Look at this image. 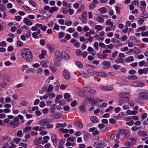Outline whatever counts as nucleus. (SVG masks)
Masks as SVG:
<instances>
[{
    "label": "nucleus",
    "mask_w": 148,
    "mask_h": 148,
    "mask_svg": "<svg viewBox=\"0 0 148 148\" xmlns=\"http://www.w3.org/2000/svg\"><path fill=\"white\" fill-rule=\"evenodd\" d=\"M22 58L27 62H30L32 59L33 55L31 51L28 49H23L21 51Z\"/></svg>",
    "instance_id": "obj_1"
},
{
    "label": "nucleus",
    "mask_w": 148,
    "mask_h": 148,
    "mask_svg": "<svg viewBox=\"0 0 148 148\" xmlns=\"http://www.w3.org/2000/svg\"><path fill=\"white\" fill-rule=\"evenodd\" d=\"M67 124L66 123H58L56 124V127L57 128H59V130L62 133H66L68 132V130L67 129H64L62 127H66Z\"/></svg>",
    "instance_id": "obj_2"
},
{
    "label": "nucleus",
    "mask_w": 148,
    "mask_h": 148,
    "mask_svg": "<svg viewBox=\"0 0 148 148\" xmlns=\"http://www.w3.org/2000/svg\"><path fill=\"white\" fill-rule=\"evenodd\" d=\"M53 120L51 119L47 118L40 120L38 122V124L41 126L45 125L47 123H51Z\"/></svg>",
    "instance_id": "obj_3"
},
{
    "label": "nucleus",
    "mask_w": 148,
    "mask_h": 148,
    "mask_svg": "<svg viewBox=\"0 0 148 148\" xmlns=\"http://www.w3.org/2000/svg\"><path fill=\"white\" fill-rule=\"evenodd\" d=\"M118 132L121 134H124V137L125 138H128L129 136V134L128 130L123 129H119Z\"/></svg>",
    "instance_id": "obj_4"
},
{
    "label": "nucleus",
    "mask_w": 148,
    "mask_h": 148,
    "mask_svg": "<svg viewBox=\"0 0 148 148\" xmlns=\"http://www.w3.org/2000/svg\"><path fill=\"white\" fill-rule=\"evenodd\" d=\"M118 96L128 101L129 100V98L131 96L130 93L125 92L120 93L119 94Z\"/></svg>",
    "instance_id": "obj_5"
},
{
    "label": "nucleus",
    "mask_w": 148,
    "mask_h": 148,
    "mask_svg": "<svg viewBox=\"0 0 148 148\" xmlns=\"http://www.w3.org/2000/svg\"><path fill=\"white\" fill-rule=\"evenodd\" d=\"M94 99V98L93 96L90 95L89 96H87L85 98L84 102L86 104H89L93 101Z\"/></svg>",
    "instance_id": "obj_6"
},
{
    "label": "nucleus",
    "mask_w": 148,
    "mask_h": 148,
    "mask_svg": "<svg viewBox=\"0 0 148 148\" xmlns=\"http://www.w3.org/2000/svg\"><path fill=\"white\" fill-rule=\"evenodd\" d=\"M20 124V122L16 123L14 121H11L9 123L8 125V127H11L12 128H14L17 127Z\"/></svg>",
    "instance_id": "obj_7"
},
{
    "label": "nucleus",
    "mask_w": 148,
    "mask_h": 148,
    "mask_svg": "<svg viewBox=\"0 0 148 148\" xmlns=\"http://www.w3.org/2000/svg\"><path fill=\"white\" fill-rule=\"evenodd\" d=\"M95 148H101L103 146V142L101 141H97L93 145Z\"/></svg>",
    "instance_id": "obj_8"
},
{
    "label": "nucleus",
    "mask_w": 148,
    "mask_h": 148,
    "mask_svg": "<svg viewBox=\"0 0 148 148\" xmlns=\"http://www.w3.org/2000/svg\"><path fill=\"white\" fill-rule=\"evenodd\" d=\"M55 56L57 59L58 61H60L62 59V53L60 52L59 51H56L55 53Z\"/></svg>",
    "instance_id": "obj_9"
},
{
    "label": "nucleus",
    "mask_w": 148,
    "mask_h": 148,
    "mask_svg": "<svg viewBox=\"0 0 148 148\" xmlns=\"http://www.w3.org/2000/svg\"><path fill=\"white\" fill-rule=\"evenodd\" d=\"M139 74L142 75L143 74H146L148 72V68H144L143 69H140L138 71Z\"/></svg>",
    "instance_id": "obj_10"
},
{
    "label": "nucleus",
    "mask_w": 148,
    "mask_h": 148,
    "mask_svg": "<svg viewBox=\"0 0 148 148\" xmlns=\"http://www.w3.org/2000/svg\"><path fill=\"white\" fill-rule=\"evenodd\" d=\"M97 129V128L92 127L90 128L89 130V131L90 132H93L92 134L94 136L96 135H98L99 134V132L97 130H96Z\"/></svg>",
    "instance_id": "obj_11"
},
{
    "label": "nucleus",
    "mask_w": 148,
    "mask_h": 148,
    "mask_svg": "<svg viewBox=\"0 0 148 148\" xmlns=\"http://www.w3.org/2000/svg\"><path fill=\"white\" fill-rule=\"evenodd\" d=\"M118 104L120 106H122L124 104V103H125L128 101L127 100H126L124 99L122 97L119 98L118 99Z\"/></svg>",
    "instance_id": "obj_12"
},
{
    "label": "nucleus",
    "mask_w": 148,
    "mask_h": 148,
    "mask_svg": "<svg viewBox=\"0 0 148 148\" xmlns=\"http://www.w3.org/2000/svg\"><path fill=\"white\" fill-rule=\"evenodd\" d=\"M102 64L103 65V68L105 69L109 68L110 66V62L108 61H104Z\"/></svg>",
    "instance_id": "obj_13"
},
{
    "label": "nucleus",
    "mask_w": 148,
    "mask_h": 148,
    "mask_svg": "<svg viewBox=\"0 0 148 148\" xmlns=\"http://www.w3.org/2000/svg\"><path fill=\"white\" fill-rule=\"evenodd\" d=\"M136 92L141 95H147L148 94V91L145 89H139L136 91Z\"/></svg>",
    "instance_id": "obj_14"
},
{
    "label": "nucleus",
    "mask_w": 148,
    "mask_h": 148,
    "mask_svg": "<svg viewBox=\"0 0 148 148\" xmlns=\"http://www.w3.org/2000/svg\"><path fill=\"white\" fill-rule=\"evenodd\" d=\"M63 75L65 79H69L70 78V75L69 73L66 70H65L63 71Z\"/></svg>",
    "instance_id": "obj_15"
},
{
    "label": "nucleus",
    "mask_w": 148,
    "mask_h": 148,
    "mask_svg": "<svg viewBox=\"0 0 148 148\" xmlns=\"http://www.w3.org/2000/svg\"><path fill=\"white\" fill-rule=\"evenodd\" d=\"M51 138L52 141L54 145L56 147L57 145L56 144V135L54 134H52L51 135Z\"/></svg>",
    "instance_id": "obj_16"
},
{
    "label": "nucleus",
    "mask_w": 148,
    "mask_h": 148,
    "mask_svg": "<svg viewBox=\"0 0 148 148\" xmlns=\"http://www.w3.org/2000/svg\"><path fill=\"white\" fill-rule=\"evenodd\" d=\"M23 22L24 23L28 26L32 25L33 24L32 22L30 21L26 17L24 18Z\"/></svg>",
    "instance_id": "obj_17"
},
{
    "label": "nucleus",
    "mask_w": 148,
    "mask_h": 148,
    "mask_svg": "<svg viewBox=\"0 0 148 148\" xmlns=\"http://www.w3.org/2000/svg\"><path fill=\"white\" fill-rule=\"evenodd\" d=\"M100 89L103 90L110 91L112 90L113 88L112 87L104 86L101 87Z\"/></svg>",
    "instance_id": "obj_18"
},
{
    "label": "nucleus",
    "mask_w": 148,
    "mask_h": 148,
    "mask_svg": "<svg viewBox=\"0 0 148 148\" xmlns=\"http://www.w3.org/2000/svg\"><path fill=\"white\" fill-rule=\"evenodd\" d=\"M87 50L88 52H90L91 54L93 56H94L96 54V51L91 47H88Z\"/></svg>",
    "instance_id": "obj_19"
},
{
    "label": "nucleus",
    "mask_w": 148,
    "mask_h": 148,
    "mask_svg": "<svg viewBox=\"0 0 148 148\" xmlns=\"http://www.w3.org/2000/svg\"><path fill=\"white\" fill-rule=\"evenodd\" d=\"M46 46L50 53H53L54 51V48L53 45L50 44H48L46 45Z\"/></svg>",
    "instance_id": "obj_20"
},
{
    "label": "nucleus",
    "mask_w": 148,
    "mask_h": 148,
    "mask_svg": "<svg viewBox=\"0 0 148 148\" xmlns=\"http://www.w3.org/2000/svg\"><path fill=\"white\" fill-rule=\"evenodd\" d=\"M97 75L99 76L102 77H107L108 75L105 72H98L97 73Z\"/></svg>",
    "instance_id": "obj_21"
},
{
    "label": "nucleus",
    "mask_w": 148,
    "mask_h": 148,
    "mask_svg": "<svg viewBox=\"0 0 148 148\" xmlns=\"http://www.w3.org/2000/svg\"><path fill=\"white\" fill-rule=\"evenodd\" d=\"M138 99H140L146 100L148 99V95H139Z\"/></svg>",
    "instance_id": "obj_22"
},
{
    "label": "nucleus",
    "mask_w": 148,
    "mask_h": 148,
    "mask_svg": "<svg viewBox=\"0 0 148 148\" xmlns=\"http://www.w3.org/2000/svg\"><path fill=\"white\" fill-rule=\"evenodd\" d=\"M97 56L99 58L101 59H104L106 57V55L103 53L102 54L101 53H98L97 54Z\"/></svg>",
    "instance_id": "obj_23"
},
{
    "label": "nucleus",
    "mask_w": 148,
    "mask_h": 148,
    "mask_svg": "<svg viewBox=\"0 0 148 148\" xmlns=\"http://www.w3.org/2000/svg\"><path fill=\"white\" fill-rule=\"evenodd\" d=\"M90 119L93 123H96L98 122V119L95 116H92L90 118Z\"/></svg>",
    "instance_id": "obj_24"
},
{
    "label": "nucleus",
    "mask_w": 148,
    "mask_h": 148,
    "mask_svg": "<svg viewBox=\"0 0 148 148\" xmlns=\"http://www.w3.org/2000/svg\"><path fill=\"white\" fill-rule=\"evenodd\" d=\"M42 137H40L36 139L34 141V144L36 145H39L41 143Z\"/></svg>",
    "instance_id": "obj_25"
},
{
    "label": "nucleus",
    "mask_w": 148,
    "mask_h": 148,
    "mask_svg": "<svg viewBox=\"0 0 148 148\" xmlns=\"http://www.w3.org/2000/svg\"><path fill=\"white\" fill-rule=\"evenodd\" d=\"M62 57L65 60H68L69 59V56L65 51H63L62 52Z\"/></svg>",
    "instance_id": "obj_26"
},
{
    "label": "nucleus",
    "mask_w": 148,
    "mask_h": 148,
    "mask_svg": "<svg viewBox=\"0 0 148 148\" xmlns=\"http://www.w3.org/2000/svg\"><path fill=\"white\" fill-rule=\"evenodd\" d=\"M58 8L56 6L52 7L49 10V12L50 13H52L54 12H56L58 10Z\"/></svg>",
    "instance_id": "obj_27"
},
{
    "label": "nucleus",
    "mask_w": 148,
    "mask_h": 148,
    "mask_svg": "<svg viewBox=\"0 0 148 148\" xmlns=\"http://www.w3.org/2000/svg\"><path fill=\"white\" fill-rule=\"evenodd\" d=\"M125 60V61L127 62H133L134 60V58L133 56H128L127 58H126Z\"/></svg>",
    "instance_id": "obj_28"
},
{
    "label": "nucleus",
    "mask_w": 148,
    "mask_h": 148,
    "mask_svg": "<svg viewBox=\"0 0 148 148\" xmlns=\"http://www.w3.org/2000/svg\"><path fill=\"white\" fill-rule=\"evenodd\" d=\"M141 17L144 18H147L148 17V13L145 10L143 11L141 13Z\"/></svg>",
    "instance_id": "obj_29"
},
{
    "label": "nucleus",
    "mask_w": 148,
    "mask_h": 148,
    "mask_svg": "<svg viewBox=\"0 0 148 148\" xmlns=\"http://www.w3.org/2000/svg\"><path fill=\"white\" fill-rule=\"evenodd\" d=\"M87 71L88 73L91 76H93L95 75H97V72H96V71L92 70L90 69H88Z\"/></svg>",
    "instance_id": "obj_30"
},
{
    "label": "nucleus",
    "mask_w": 148,
    "mask_h": 148,
    "mask_svg": "<svg viewBox=\"0 0 148 148\" xmlns=\"http://www.w3.org/2000/svg\"><path fill=\"white\" fill-rule=\"evenodd\" d=\"M138 134L141 136H145L147 135V132L144 131H139L138 132Z\"/></svg>",
    "instance_id": "obj_31"
},
{
    "label": "nucleus",
    "mask_w": 148,
    "mask_h": 148,
    "mask_svg": "<svg viewBox=\"0 0 148 148\" xmlns=\"http://www.w3.org/2000/svg\"><path fill=\"white\" fill-rule=\"evenodd\" d=\"M74 124L79 128L81 129L83 127V124L79 122L75 121Z\"/></svg>",
    "instance_id": "obj_32"
},
{
    "label": "nucleus",
    "mask_w": 148,
    "mask_h": 148,
    "mask_svg": "<svg viewBox=\"0 0 148 148\" xmlns=\"http://www.w3.org/2000/svg\"><path fill=\"white\" fill-rule=\"evenodd\" d=\"M31 127H27L25 128L23 130V133L26 134L29 132L32 129Z\"/></svg>",
    "instance_id": "obj_33"
},
{
    "label": "nucleus",
    "mask_w": 148,
    "mask_h": 148,
    "mask_svg": "<svg viewBox=\"0 0 148 148\" xmlns=\"http://www.w3.org/2000/svg\"><path fill=\"white\" fill-rule=\"evenodd\" d=\"M79 109L82 112L84 113L86 111L85 106L84 105L80 106L79 107Z\"/></svg>",
    "instance_id": "obj_34"
},
{
    "label": "nucleus",
    "mask_w": 148,
    "mask_h": 148,
    "mask_svg": "<svg viewBox=\"0 0 148 148\" xmlns=\"http://www.w3.org/2000/svg\"><path fill=\"white\" fill-rule=\"evenodd\" d=\"M115 62L116 64L123 63L124 61L122 58H119L115 60Z\"/></svg>",
    "instance_id": "obj_35"
},
{
    "label": "nucleus",
    "mask_w": 148,
    "mask_h": 148,
    "mask_svg": "<svg viewBox=\"0 0 148 148\" xmlns=\"http://www.w3.org/2000/svg\"><path fill=\"white\" fill-rule=\"evenodd\" d=\"M96 20L98 22L100 23H103L104 21L103 18L101 16L97 17L96 18Z\"/></svg>",
    "instance_id": "obj_36"
},
{
    "label": "nucleus",
    "mask_w": 148,
    "mask_h": 148,
    "mask_svg": "<svg viewBox=\"0 0 148 148\" xmlns=\"http://www.w3.org/2000/svg\"><path fill=\"white\" fill-rule=\"evenodd\" d=\"M106 24L107 25L110 26L111 27L113 26L114 23L111 21L110 19H108L106 22Z\"/></svg>",
    "instance_id": "obj_37"
},
{
    "label": "nucleus",
    "mask_w": 148,
    "mask_h": 148,
    "mask_svg": "<svg viewBox=\"0 0 148 148\" xmlns=\"http://www.w3.org/2000/svg\"><path fill=\"white\" fill-rule=\"evenodd\" d=\"M144 18H139L138 21V25H141L143 24L144 20L143 19Z\"/></svg>",
    "instance_id": "obj_38"
},
{
    "label": "nucleus",
    "mask_w": 148,
    "mask_h": 148,
    "mask_svg": "<svg viewBox=\"0 0 148 148\" xmlns=\"http://www.w3.org/2000/svg\"><path fill=\"white\" fill-rule=\"evenodd\" d=\"M130 38L132 39V40H133L134 42L136 44H138L139 42V41L138 40H137L136 38L133 36H131L130 37Z\"/></svg>",
    "instance_id": "obj_39"
},
{
    "label": "nucleus",
    "mask_w": 148,
    "mask_h": 148,
    "mask_svg": "<svg viewBox=\"0 0 148 148\" xmlns=\"http://www.w3.org/2000/svg\"><path fill=\"white\" fill-rule=\"evenodd\" d=\"M81 75L82 77L85 78H88L89 76L84 71H82L81 73Z\"/></svg>",
    "instance_id": "obj_40"
},
{
    "label": "nucleus",
    "mask_w": 148,
    "mask_h": 148,
    "mask_svg": "<svg viewBox=\"0 0 148 148\" xmlns=\"http://www.w3.org/2000/svg\"><path fill=\"white\" fill-rule=\"evenodd\" d=\"M56 105L55 104H53L50 106V110L52 113L54 112L55 111L54 110L55 109Z\"/></svg>",
    "instance_id": "obj_41"
},
{
    "label": "nucleus",
    "mask_w": 148,
    "mask_h": 148,
    "mask_svg": "<svg viewBox=\"0 0 148 148\" xmlns=\"http://www.w3.org/2000/svg\"><path fill=\"white\" fill-rule=\"evenodd\" d=\"M134 49V53L138 54L140 53L141 51L140 50L138 49L137 47H134L133 48Z\"/></svg>",
    "instance_id": "obj_42"
},
{
    "label": "nucleus",
    "mask_w": 148,
    "mask_h": 148,
    "mask_svg": "<svg viewBox=\"0 0 148 148\" xmlns=\"http://www.w3.org/2000/svg\"><path fill=\"white\" fill-rule=\"evenodd\" d=\"M5 5L2 4H0V11L2 12H4L5 11Z\"/></svg>",
    "instance_id": "obj_43"
},
{
    "label": "nucleus",
    "mask_w": 148,
    "mask_h": 148,
    "mask_svg": "<svg viewBox=\"0 0 148 148\" xmlns=\"http://www.w3.org/2000/svg\"><path fill=\"white\" fill-rule=\"evenodd\" d=\"M40 65L43 67L46 68L47 66V62L45 61H43L41 62Z\"/></svg>",
    "instance_id": "obj_44"
},
{
    "label": "nucleus",
    "mask_w": 148,
    "mask_h": 148,
    "mask_svg": "<svg viewBox=\"0 0 148 148\" xmlns=\"http://www.w3.org/2000/svg\"><path fill=\"white\" fill-rule=\"evenodd\" d=\"M76 64L77 66L80 68H82L83 66L81 62L79 61H77L76 62Z\"/></svg>",
    "instance_id": "obj_45"
},
{
    "label": "nucleus",
    "mask_w": 148,
    "mask_h": 148,
    "mask_svg": "<svg viewBox=\"0 0 148 148\" xmlns=\"http://www.w3.org/2000/svg\"><path fill=\"white\" fill-rule=\"evenodd\" d=\"M90 134L89 133H86L84 136V139L85 141H86L89 138Z\"/></svg>",
    "instance_id": "obj_46"
},
{
    "label": "nucleus",
    "mask_w": 148,
    "mask_h": 148,
    "mask_svg": "<svg viewBox=\"0 0 148 148\" xmlns=\"http://www.w3.org/2000/svg\"><path fill=\"white\" fill-rule=\"evenodd\" d=\"M17 136L20 137H22L23 135V134L22 133V132L21 130L18 131L17 132Z\"/></svg>",
    "instance_id": "obj_47"
},
{
    "label": "nucleus",
    "mask_w": 148,
    "mask_h": 148,
    "mask_svg": "<svg viewBox=\"0 0 148 148\" xmlns=\"http://www.w3.org/2000/svg\"><path fill=\"white\" fill-rule=\"evenodd\" d=\"M95 28L99 31L102 29V27L100 25H96L95 26Z\"/></svg>",
    "instance_id": "obj_48"
},
{
    "label": "nucleus",
    "mask_w": 148,
    "mask_h": 148,
    "mask_svg": "<svg viewBox=\"0 0 148 148\" xmlns=\"http://www.w3.org/2000/svg\"><path fill=\"white\" fill-rule=\"evenodd\" d=\"M106 8L105 7H102L99 9V11L101 13H104L106 12Z\"/></svg>",
    "instance_id": "obj_49"
},
{
    "label": "nucleus",
    "mask_w": 148,
    "mask_h": 148,
    "mask_svg": "<svg viewBox=\"0 0 148 148\" xmlns=\"http://www.w3.org/2000/svg\"><path fill=\"white\" fill-rule=\"evenodd\" d=\"M145 85V84L143 82H137V87H141Z\"/></svg>",
    "instance_id": "obj_50"
},
{
    "label": "nucleus",
    "mask_w": 148,
    "mask_h": 148,
    "mask_svg": "<svg viewBox=\"0 0 148 148\" xmlns=\"http://www.w3.org/2000/svg\"><path fill=\"white\" fill-rule=\"evenodd\" d=\"M85 40H87L90 43H91L94 41V38L91 36L89 37V38H86Z\"/></svg>",
    "instance_id": "obj_51"
},
{
    "label": "nucleus",
    "mask_w": 148,
    "mask_h": 148,
    "mask_svg": "<svg viewBox=\"0 0 148 148\" xmlns=\"http://www.w3.org/2000/svg\"><path fill=\"white\" fill-rule=\"evenodd\" d=\"M146 29V26H143L141 27H138L137 29V32H139L141 31L144 30Z\"/></svg>",
    "instance_id": "obj_52"
},
{
    "label": "nucleus",
    "mask_w": 148,
    "mask_h": 148,
    "mask_svg": "<svg viewBox=\"0 0 148 148\" xmlns=\"http://www.w3.org/2000/svg\"><path fill=\"white\" fill-rule=\"evenodd\" d=\"M29 3L33 7H34L36 6V3L32 0H29Z\"/></svg>",
    "instance_id": "obj_53"
},
{
    "label": "nucleus",
    "mask_w": 148,
    "mask_h": 148,
    "mask_svg": "<svg viewBox=\"0 0 148 148\" xmlns=\"http://www.w3.org/2000/svg\"><path fill=\"white\" fill-rule=\"evenodd\" d=\"M54 26L53 27V29L57 31H58L60 29V27L58 24L56 23H54Z\"/></svg>",
    "instance_id": "obj_54"
},
{
    "label": "nucleus",
    "mask_w": 148,
    "mask_h": 148,
    "mask_svg": "<svg viewBox=\"0 0 148 148\" xmlns=\"http://www.w3.org/2000/svg\"><path fill=\"white\" fill-rule=\"evenodd\" d=\"M23 7L26 11H30L32 10L29 7L26 5H23Z\"/></svg>",
    "instance_id": "obj_55"
},
{
    "label": "nucleus",
    "mask_w": 148,
    "mask_h": 148,
    "mask_svg": "<svg viewBox=\"0 0 148 148\" xmlns=\"http://www.w3.org/2000/svg\"><path fill=\"white\" fill-rule=\"evenodd\" d=\"M127 38V36L125 35H123L122 37L120 39V40H121L122 41H125Z\"/></svg>",
    "instance_id": "obj_56"
},
{
    "label": "nucleus",
    "mask_w": 148,
    "mask_h": 148,
    "mask_svg": "<svg viewBox=\"0 0 148 148\" xmlns=\"http://www.w3.org/2000/svg\"><path fill=\"white\" fill-rule=\"evenodd\" d=\"M48 97L50 99H51L53 98L55 96V95L53 93H47Z\"/></svg>",
    "instance_id": "obj_57"
},
{
    "label": "nucleus",
    "mask_w": 148,
    "mask_h": 148,
    "mask_svg": "<svg viewBox=\"0 0 148 148\" xmlns=\"http://www.w3.org/2000/svg\"><path fill=\"white\" fill-rule=\"evenodd\" d=\"M93 46L95 49L97 50H98V43L97 42H95L93 44Z\"/></svg>",
    "instance_id": "obj_58"
},
{
    "label": "nucleus",
    "mask_w": 148,
    "mask_h": 148,
    "mask_svg": "<svg viewBox=\"0 0 148 148\" xmlns=\"http://www.w3.org/2000/svg\"><path fill=\"white\" fill-rule=\"evenodd\" d=\"M49 68L50 70L53 73H55L56 71V68L53 67L52 64H50L49 65Z\"/></svg>",
    "instance_id": "obj_59"
},
{
    "label": "nucleus",
    "mask_w": 148,
    "mask_h": 148,
    "mask_svg": "<svg viewBox=\"0 0 148 148\" xmlns=\"http://www.w3.org/2000/svg\"><path fill=\"white\" fill-rule=\"evenodd\" d=\"M80 20L82 21V23H85L87 22L86 18L82 16L80 18Z\"/></svg>",
    "instance_id": "obj_60"
},
{
    "label": "nucleus",
    "mask_w": 148,
    "mask_h": 148,
    "mask_svg": "<svg viewBox=\"0 0 148 148\" xmlns=\"http://www.w3.org/2000/svg\"><path fill=\"white\" fill-rule=\"evenodd\" d=\"M28 104V102L25 101H22L20 103V104L22 106H27Z\"/></svg>",
    "instance_id": "obj_61"
},
{
    "label": "nucleus",
    "mask_w": 148,
    "mask_h": 148,
    "mask_svg": "<svg viewBox=\"0 0 148 148\" xmlns=\"http://www.w3.org/2000/svg\"><path fill=\"white\" fill-rule=\"evenodd\" d=\"M64 35L65 34L64 33L62 32H60L58 34V38L59 39H61L64 36Z\"/></svg>",
    "instance_id": "obj_62"
},
{
    "label": "nucleus",
    "mask_w": 148,
    "mask_h": 148,
    "mask_svg": "<svg viewBox=\"0 0 148 148\" xmlns=\"http://www.w3.org/2000/svg\"><path fill=\"white\" fill-rule=\"evenodd\" d=\"M72 23V22L71 21L67 20L65 21V24L67 26H69L71 25Z\"/></svg>",
    "instance_id": "obj_63"
},
{
    "label": "nucleus",
    "mask_w": 148,
    "mask_h": 148,
    "mask_svg": "<svg viewBox=\"0 0 148 148\" xmlns=\"http://www.w3.org/2000/svg\"><path fill=\"white\" fill-rule=\"evenodd\" d=\"M49 112V109L45 108L42 110V112L44 114H47Z\"/></svg>",
    "instance_id": "obj_64"
}]
</instances>
